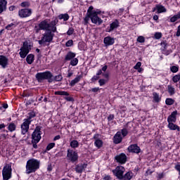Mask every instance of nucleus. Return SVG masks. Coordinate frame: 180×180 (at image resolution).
<instances>
[{
  "label": "nucleus",
  "mask_w": 180,
  "mask_h": 180,
  "mask_svg": "<svg viewBox=\"0 0 180 180\" xmlns=\"http://www.w3.org/2000/svg\"><path fill=\"white\" fill-rule=\"evenodd\" d=\"M3 180H9L12 178V173H4L2 172Z\"/></svg>",
  "instance_id": "nucleus-37"
},
{
  "label": "nucleus",
  "mask_w": 180,
  "mask_h": 180,
  "mask_svg": "<svg viewBox=\"0 0 180 180\" xmlns=\"http://www.w3.org/2000/svg\"><path fill=\"white\" fill-rule=\"evenodd\" d=\"M70 147L72 148H78L79 147V143L77 140H72L70 141Z\"/></svg>",
  "instance_id": "nucleus-33"
},
{
  "label": "nucleus",
  "mask_w": 180,
  "mask_h": 180,
  "mask_svg": "<svg viewBox=\"0 0 180 180\" xmlns=\"http://www.w3.org/2000/svg\"><path fill=\"white\" fill-rule=\"evenodd\" d=\"M6 11V4H4L2 3H0V15L3 12H5Z\"/></svg>",
  "instance_id": "nucleus-44"
},
{
  "label": "nucleus",
  "mask_w": 180,
  "mask_h": 180,
  "mask_svg": "<svg viewBox=\"0 0 180 180\" xmlns=\"http://www.w3.org/2000/svg\"><path fill=\"white\" fill-rule=\"evenodd\" d=\"M154 37H155V39H156V40H160V39H161V37H162V33L155 32L154 34Z\"/></svg>",
  "instance_id": "nucleus-47"
},
{
  "label": "nucleus",
  "mask_w": 180,
  "mask_h": 180,
  "mask_svg": "<svg viewBox=\"0 0 180 180\" xmlns=\"http://www.w3.org/2000/svg\"><path fill=\"white\" fill-rule=\"evenodd\" d=\"M57 23H58L57 19H55L51 22H50V19H44L38 24V26H34L35 33H39L40 30H46V32L51 30L53 33H56L57 32Z\"/></svg>",
  "instance_id": "nucleus-1"
},
{
  "label": "nucleus",
  "mask_w": 180,
  "mask_h": 180,
  "mask_svg": "<svg viewBox=\"0 0 180 180\" xmlns=\"http://www.w3.org/2000/svg\"><path fill=\"white\" fill-rule=\"evenodd\" d=\"M59 20H64V22H67V20H68V19H70V15H68V13H65V14H60L58 16Z\"/></svg>",
  "instance_id": "nucleus-30"
},
{
  "label": "nucleus",
  "mask_w": 180,
  "mask_h": 180,
  "mask_svg": "<svg viewBox=\"0 0 180 180\" xmlns=\"http://www.w3.org/2000/svg\"><path fill=\"white\" fill-rule=\"evenodd\" d=\"M115 161H116V162L120 164L121 165H124V164H126V162H127V155H126L124 153L117 155L115 157Z\"/></svg>",
  "instance_id": "nucleus-11"
},
{
  "label": "nucleus",
  "mask_w": 180,
  "mask_h": 180,
  "mask_svg": "<svg viewBox=\"0 0 180 180\" xmlns=\"http://www.w3.org/2000/svg\"><path fill=\"white\" fill-rule=\"evenodd\" d=\"M176 171L179 172V175H180V165H176L174 167Z\"/></svg>",
  "instance_id": "nucleus-63"
},
{
  "label": "nucleus",
  "mask_w": 180,
  "mask_h": 180,
  "mask_svg": "<svg viewBox=\"0 0 180 180\" xmlns=\"http://www.w3.org/2000/svg\"><path fill=\"white\" fill-rule=\"evenodd\" d=\"M115 119V114H110L107 120H108V122H112V120H113Z\"/></svg>",
  "instance_id": "nucleus-58"
},
{
  "label": "nucleus",
  "mask_w": 180,
  "mask_h": 180,
  "mask_svg": "<svg viewBox=\"0 0 180 180\" xmlns=\"http://www.w3.org/2000/svg\"><path fill=\"white\" fill-rule=\"evenodd\" d=\"M66 47H71L72 46H74V41L72 39H70L65 43Z\"/></svg>",
  "instance_id": "nucleus-51"
},
{
  "label": "nucleus",
  "mask_w": 180,
  "mask_h": 180,
  "mask_svg": "<svg viewBox=\"0 0 180 180\" xmlns=\"http://www.w3.org/2000/svg\"><path fill=\"white\" fill-rule=\"evenodd\" d=\"M41 129H43V127L37 125L31 135L32 141L30 144L32 145V148L35 150L38 148L37 144H39L41 140Z\"/></svg>",
  "instance_id": "nucleus-3"
},
{
  "label": "nucleus",
  "mask_w": 180,
  "mask_h": 180,
  "mask_svg": "<svg viewBox=\"0 0 180 180\" xmlns=\"http://www.w3.org/2000/svg\"><path fill=\"white\" fill-rule=\"evenodd\" d=\"M175 103V100H174L172 98H167L165 100V104L167 105V106H172V105H174Z\"/></svg>",
  "instance_id": "nucleus-36"
},
{
  "label": "nucleus",
  "mask_w": 180,
  "mask_h": 180,
  "mask_svg": "<svg viewBox=\"0 0 180 180\" xmlns=\"http://www.w3.org/2000/svg\"><path fill=\"white\" fill-rule=\"evenodd\" d=\"M124 171H126L124 167L119 165L117 166L116 168L112 171V172L115 176L121 180L124 174Z\"/></svg>",
  "instance_id": "nucleus-9"
},
{
  "label": "nucleus",
  "mask_w": 180,
  "mask_h": 180,
  "mask_svg": "<svg viewBox=\"0 0 180 180\" xmlns=\"http://www.w3.org/2000/svg\"><path fill=\"white\" fill-rule=\"evenodd\" d=\"M156 8L158 11V13H164V12H167V8L162 5L156 4Z\"/></svg>",
  "instance_id": "nucleus-29"
},
{
  "label": "nucleus",
  "mask_w": 180,
  "mask_h": 180,
  "mask_svg": "<svg viewBox=\"0 0 180 180\" xmlns=\"http://www.w3.org/2000/svg\"><path fill=\"white\" fill-rule=\"evenodd\" d=\"M86 167H88V164L86 163L80 164V165L78 164L76 165L75 168V171H76L77 174H82V172H84V170L85 169V168H86Z\"/></svg>",
  "instance_id": "nucleus-20"
},
{
  "label": "nucleus",
  "mask_w": 180,
  "mask_h": 180,
  "mask_svg": "<svg viewBox=\"0 0 180 180\" xmlns=\"http://www.w3.org/2000/svg\"><path fill=\"white\" fill-rule=\"evenodd\" d=\"M167 129H169L172 131L177 130L178 131H180L179 126L178 124H175V122H168Z\"/></svg>",
  "instance_id": "nucleus-21"
},
{
  "label": "nucleus",
  "mask_w": 180,
  "mask_h": 180,
  "mask_svg": "<svg viewBox=\"0 0 180 180\" xmlns=\"http://www.w3.org/2000/svg\"><path fill=\"white\" fill-rule=\"evenodd\" d=\"M75 32V30L73 27H69L67 34L68 36H72V34H74V32Z\"/></svg>",
  "instance_id": "nucleus-46"
},
{
  "label": "nucleus",
  "mask_w": 180,
  "mask_h": 180,
  "mask_svg": "<svg viewBox=\"0 0 180 180\" xmlns=\"http://www.w3.org/2000/svg\"><path fill=\"white\" fill-rule=\"evenodd\" d=\"M170 71L174 74H175L176 72H178V71H179V66L173 65L170 67Z\"/></svg>",
  "instance_id": "nucleus-41"
},
{
  "label": "nucleus",
  "mask_w": 180,
  "mask_h": 180,
  "mask_svg": "<svg viewBox=\"0 0 180 180\" xmlns=\"http://www.w3.org/2000/svg\"><path fill=\"white\" fill-rule=\"evenodd\" d=\"M12 27H16V25L13 22H11V24L7 25L6 27V30H11Z\"/></svg>",
  "instance_id": "nucleus-49"
},
{
  "label": "nucleus",
  "mask_w": 180,
  "mask_h": 180,
  "mask_svg": "<svg viewBox=\"0 0 180 180\" xmlns=\"http://www.w3.org/2000/svg\"><path fill=\"white\" fill-rule=\"evenodd\" d=\"M162 51L165 54V56H169V54L172 53V50H167V49L163 50Z\"/></svg>",
  "instance_id": "nucleus-57"
},
{
  "label": "nucleus",
  "mask_w": 180,
  "mask_h": 180,
  "mask_svg": "<svg viewBox=\"0 0 180 180\" xmlns=\"http://www.w3.org/2000/svg\"><path fill=\"white\" fill-rule=\"evenodd\" d=\"M77 53L72 51H68L66 56H65V61H71V60L75 58Z\"/></svg>",
  "instance_id": "nucleus-22"
},
{
  "label": "nucleus",
  "mask_w": 180,
  "mask_h": 180,
  "mask_svg": "<svg viewBox=\"0 0 180 180\" xmlns=\"http://www.w3.org/2000/svg\"><path fill=\"white\" fill-rule=\"evenodd\" d=\"M22 8H29L30 7V1H23L20 4Z\"/></svg>",
  "instance_id": "nucleus-40"
},
{
  "label": "nucleus",
  "mask_w": 180,
  "mask_h": 180,
  "mask_svg": "<svg viewBox=\"0 0 180 180\" xmlns=\"http://www.w3.org/2000/svg\"><path fill=\"white\" fill-rule=\"evenodd\" d=\"M128 152L134 154H140L141 153V148L137 145V143L131 144L127 148Z\"/></svg>",
  "instance_id": "nucleus-13"
},
{
  "label": "nucleus",
  "mask_w": 180,
  "mask_h": 180,
  "mask_svg": "<svg viewBox=\"0 0 180 180\" xmlns=\"http://www.w3.org/2000/svg\"><path fill=\"white\" fill-rule=\"evenodd\" d=\"M137 41H138V43H145L146 38L143 36H139L137 38Z\"/></svg>",
  "instance_id": "nucleus-50"
},
{
  "label": "nucleus",
  "mask_w": 180,
  "mask_h": 180,
  "mask_svg": "<svg viewBox=\"0 0 180 180\" xmlns=\"http://www.w3.org/2000/svg\"><path fill=\"white\" fill-rule=\"evenodd\" d=\"M64 99L67 101V102H74V98L70 96H65L64 97Z\"/></svg>",
  "instance_id": "nucleus-56"
},
{
  "label": "nucleus",
  "mask_w": 180,
  "mask_h": 180,
  "mask_svg": "<svg viewBox=\"0 0 180 180\" xmlns=\"http://www.w3.org/2000/svg\"><path fill=\"white\" fill-rule=\"evenodd\" d=\"M103 43L106 47L113 46V44H115V38L110 36L105 37L103 39Z\"/></svg>",
  "instance_id": "nucleus-17"
},
{
  "label": "nucleus",
  "mask_w": 180,
  "mask_h": 180,
  "mask_svg": "<svg viewBox=\"0 0 180 180\" xmlns=\"http://www.w3.org/2000/svg\"><path fill=\"white\" fill-rule=\"evenodd\" d=\"M82 78V75H77L74 79L71 81L70 83V86H75V84H78L81 81V79Z\"/></svg>",
  "instance_id": "nucleus-23"
},
{
  "label": "nucleus",
  "mask_w": 180,
  "mask_h": 180,
  "mask_svg": "<svg viewBox=\"0 0 180 180\" xmlns=\"http://www.w3.org/2000/svg\"><path fill=\"white\" fill-rule=\"evenodd\" d=\"M89 19H91V16H89V8H88L87 13L84 18V25H88V23L89 22Z\"/></svg>",
  "instance_id": "nucleus-35"
},
{
  "label": "nucleus",
  "mask_w": 180,
  "mask_h": 180,
  "mask_svg": "<svg viewBox=\"0 0 180 180\" xmlns=\"http://www.w3.org/2000/svg\"><path fill=\"white\" fill-rule=\"evenodd\" d=\"M162 178H164V172L160 173V174L158 175V179H162Z\"/></svg>",
  "instance_id": "nucleus-64"
},
{
  "label": "nucleus",
  "mask_w": 180,
  "mask_h": 180,
  "mask_svg": "<svg viewBox=\"0 0 180 180\" xmlns=\"http://www.w3.org/2000/svg\"><path fill=\"white\" fill-rule=\"evenodd\" d=\"M32 50V46L29 44L27 41H25L22 44V46L20 49V58H26V56L30 53Z\"/></svg>",
  "instance_id": "nucleus-6"
},
{
  "label": "nucleus",
  "mask_w": 180,
  "mask_h": 180,
  "mask_svg": "<svg viewBox=\"0 0 180 180\" xmlns=\"http://www.w3.org/2000/svg\"><path fill=\"white\" fill-rule=\"evenodd\" d=\"M9 63V59L6 58V56L0 55V65L2 68H6Z\"/></svg>",
  "instance_id": "nucleus-18"
},
{
  "label": "nucleus",
  "mask_w": 180,
  "mask_h": 180,
  "mask_svg": "<svg viewBox=\"0 0 180 180\" xmlns=\"http://www.w3.org/2000/svg\"><path fill=\"white\" fill-rule=\"evenodd\" d=\"M100 136L101 134H95L93 137L94 140H95L94 146L98 149L102 148V147H103V141H102V139H99Z\"/></svg>",
  "instance_id": "nucleus-14"
},
{
  "label": "nucleus",
  "mask_w": 180,
  "mask_h": 180,
  "mask_svg": "<svg viewBox=\"0 0 180 180\" xmlns=\"http://www.w3.org/2000/svg\"><path fill=\"white\" fill-rule=\"evenodd\" d=\"M178 16L176 15H173L172 18H170V22L172 23H174V22H176V20H178Z\"/></svg>",
  "instance_id": "nucleus-53"
},
{
  "label": "nucleus",
  "mask_w": 180,
  "mask_h": 180,
  "mask_svg": "<svg viewBox=\"0 0 180 180\" xmlns=\"http://www.w3.org/2000/svg\"><path fill=\"white\" fill-rule=\"evenodd\" d=\"M94 9L93 6H90L89 7V15L90 16V19L94 25H102L103 23V20L101 18H99V16L96 15V13H93L92 10Z\"/></svg>",
  "instance_id": "nucleus-8"
},
{
  "label": "nucleus",
  "mask_w": 180,
  "mask_h": 180,
  "mask_svg": "<svg viewBox=\"0 0 180 180\" xmlns=\"http://www.w3.org/2000/svg\"><path fill=\"white\" fill-rule=\"evenodd\" d=\"M78 58H74L72 60H70V65H72V67H75V65H78Z\"/></svg>",
  "instance_id": "nucleus-39"
},
{
  "label": "nucleus",
  "mask_w": 180,
  "mask_h": 180,
  "mask_svg": "<svg viewBox=\"0 0 180 180\" xmlns=\"http://www.w3.org/2000/svg\"><path fill=\"white\" fill-rule=\"evenodd\" d=\"M176 37H179L180 36V25L177 27V31L176 32Z\"/></svg>",
  "instance_id": "nucleus-62"
},
{
  "label": "nucleus",
  "mask_w": 180,
  "mask_h": 180,
  "mask_svg": "<svg viewBox=\"0 0 180 180\" xmlns=\"http://www.w3.org/2000/svg\"><path fill=\"white\" fill-rule=\"evenodd\" d=\"M133 172H127L125 174H124L121 179V180H131V178H133Z\"/></svg>",
  "instance_id": "nucleus-24"
},
{
  "label": "nucleus",
  "mask_w": 180,
  "mask_h": 180,
  "mask_svg": "<svg viewBox=\"0 0 180 180\" xmlns=\"http://www.w3.org/2000/svg\"><path fill=\"white\" fill-rule=\"evenodd\" d=\"M172 81L174 83H176L180 81V75H176L172 77Z\"/></svg>",
  "instance_id": "nucleus-45"
},
{
  "label": "nucleus",
  "mask_w": 180,
  "mask_h": 180,
  "mask_svg": "<svg viewBox=\"0 0 180 180\" xmlns=\"http://www.w3.org/2000/svg\"><path fill=\"white\" fill-rule=\"evenodd\" d=\"M36 117V112L34 110H32L30 112H28V116L27 117L26 120H28L29 122H33V118Z\"/></svg>",
  "instance_id": "nucleus-27"
},
{
  "label": "nucleus",
  "mask_w": 180,
  "mask_h": 180,
  "mask_svg": "<svg viewBox=\"0 0 180 180\" xmlns=\"http://www.w3.org/2000/svg\"><path fill=\"white\" fill-rule=\"evenodd\" d=\"M32 13H33L32 8H22L18 11V16L22 19L30 18Z\"/></svg>",
  "instance_id": "nucleus-10"
},
{
  "label": "nucleus",
  "mask_w": 180,
  "mask_h": 180,
  "mask_svg": "<svg viewBox=\"0 0 180 180\" xmlns=\"http://www.w3.org/2000/svg\"><path fill=\"white\" fill-rule=\"evenodd\" d=\"M54 147H56V143H50L47 145L46 146V151H50V150L54 148Z\"/></svg>",
  "instance_id": "nucleus-42"
},
{
  "label": "nucleus",
  "mask_w": 180,
  "mask_h": 180,
  "mask_svg": "<svg viewBox=\"0 0 180 180\" xmlns=\"http://www.w3.org/2000/svg\"><path fill=\"white\" fill-rule=\"evenodd\" d=\"M53 73H51V72L49 70H46L42 72H38L35 75V78L37 81H38V82H43L44 79H47L49 84H51L53 81H56V82H60L63 81V75H58L55 76L53 79Z\"/></svg>",
  "instance_id": "nucleus-2"
},
{
  "label": "nucleus",
  "mask_w": 180,
  "mask_h": 180,
  "mask_svg": "<svg viewBox=\"0 0 180 180\" xmlns=\"http://www.w3.org/2000/svg\"><path fill=\"white\" fill-rule=\"evenodd\" d=\"M120 26V22H119V20L115 19L110 25V27H108L105 29V32L107 33H110V32H113V30H115V29H117V27H119Z\"/></svg>",
  "instance_id": "nucleus-15"
},
{
  "label": "nucleus",
  "mask_w": 180,
  "mask_h": 180,
  "mask_svg": "<svg viewBox=\"0 0 180 180\" xmlns=\"http://www.w3.org/2000/svg\"><path fill=\"white\" fill-rule=\"evenodd\" d=\"M78 158H79V156L78 155V152L71 148L68 149L67 160L69 162H72V164H75V162H78Z\"/></svg>",
  "instance_id": "nucleus-7"
},
{
  "label": "nucleus",
  "mask_w": 180,
  "mask_h": 180,
  "mask_svg": "<svg viewBox=\"0 0 180 180\" xmlns=\"http://www.w3.org/2000/svg\"><path fill=\"white\" fill-rule=\"evenodd\" d=\"M32 103H34V99L30 98V100H27L26 101V106H30Z\"/></svg>",
  "instance_id": "nucleus-54"
},
{
  "label": "nucleus",
  "mask_w": 180,
  "mask_h": 180,
  "mask_svg": "<svg viewBox=\"0 0 180 180\" xmlns=\"http://www.w3.org/2000/svg\"><path fill=\"white\" fill-rule=\"evenodd\" d=\"M3 173H7V174H12V165H7L6 166H4L2 170Z\"/></svg>",
  "instance_id": "nucleus-28"
},
{
  "label": "nucleus",
  "mask_w": 180,
  "mask_h": 180,
  "mask_svg": "<svg viewBox=\"0 0 180 180\" xmlns=\"http://www.w3.org/2000/svg\"><path fill=\"white\" fill-rule=\"evenodd\" d=\"M30 124H32L31 121L29 120L24 119L23 122L21 124V134L25 135L27 131H29V128L30 127Z\"/></svg>",
  "instance_id": "nucleus-12"
},
{
  "label": "nucleus",
  "mask_w": 180,
  "mask_h": 180,
  "mask_svg": "<svg viewBox=\"0 0 180 180\" xmlns=\"http://www.w3.org/2000/svg\"><path fill=\"white\" fill-rule=\"evenodd\" d=\"M25 168L26 174H33L40 168V162L37 159H30L27 161Z\"/></svg>",
  "instance_id": "nucleus-4"
},
{
  "label": "nucleus",
  "mask_w": 180,
  "mask_h": 180,
  "mask_svg": "<svg viewBox=\"0 0 180 180\" xmlns=\"http://www.w3.org/2000/svg\"><path fill=\"white\" fill-rule=\"evenodd\" d=\"M160 46H162V51H163L164 50H167V49H168V44L167 43V41H162L160 43Z\"/></svg>",
  "instance_id": "nucleus-38"
},
{
  "label": "nucleus",
  "mask_w": 180,
  "mask_h": 180,
  "mask_svg": "<svg viewBox=\"0 0 180 180\" xmlns=\"http://www.w3.org/2000/svg\"><path fill=\"white\" fill-rule=\"evenodd\" d=\"M167 91L170 95V96H172V95H175V88L171 85L167 86Z\"/></svg>",
  "instance_id": "nucleus-34"
},
{
  "label": "nucleus",
  "mask_w": 180,
  "mask_h": 180,
  "mask_svg": "<svg viewBox=\"0 0 180 180\" xmlns=\"http://www.w3.org/2000/svg\"><path fill=\"white\" fill-rule=\"evenodd\" d=\"M55 95H59L60 96H70V94L68 91H55Z\"/></svg>",
  "instance_id": "nucleus-32"
},
{
  "label": "nucleus",
  "mask_w": 180,
  "mask_h": 180,
  "mask_svg": "<svg viewBox=\"0 0 180 180\" xmlns=\"http://www.w3.org/2000/svg\"><path fill=\"white\" fill-rule=\"evenodd\" d=\"M121 135L122 136V137H126V136H127V134H129V131H127V129L126 128H123L122 129H121Z\"/></svg>",
  "instance_id": "nucleus-43"
},
{
  "label": "nucleus",
  "mask_w": 180,
  "mask_h": 180,
  "mask_svg": "<svg viewBox=\"0 0 180 180\" xmlns=\"http://www.w3.org/2000/svg\"><path fill=\"white\" fill-rule=\"evenodd\" d=\"M101 89L99 87H94L89 90V92H93L94 94H98Z\"/></svg>",
  "instance_id": "nucleus-48"
},
{
  "label": "nucleus",
  "mask_w": 180,
  "mask_h": 180,
  "mask_svg": "<svg viewBox=\"0 0 180 180\" xmlns=\"http://www.w3.org/2000/svg\"><path fill=\"white\" fill-rule=\"evenodd\" d=\"M22 96L23 98H29V96H32V94H30L29 91H24L22 93Z\"/></svg>",
  "instance_id": "nucleus-52"
},
{
  "label": "nucleus",
  "mask_w": 180,
  "mask_h": 180,
  "mask_svg": "<svg viewBox=\"0 0 180 180\" xmlns=\"http://www.w3.org/2000/svg\"><path fill=\"white\" fill-rule=\"evenodd\" d=\"M98 84H99L100 86H103V85H105V84H106V80L105 79H100L98 80Z\"/></svg>",
  "instance_id": "nucleus-55"
},
{
  "label": "nucleus",
  "mask_w": 180,
  "mask_h": 180,
  "mask_svg": "<svg viewBox=\"0 0 180 180\" xmlns=\"http://www.w3.org/2000/svg\"><path fill=\"white\" fill-rule=\"evenodd\" d=\"M26 57V61L27 64H33V63L34 62V55L32 53H30L27 55Z\"/></svg>",
  "instance_id": "nucleus-25"
},
{
  "label": "nucleus",
  "mask_w": 180,
  "mask_h": 180,
  "mask_svg": "<svg viewBox=\"0 0 180 180\" xmlns=\"http://www.w3.org/2000/svg\"><path fill=\"white\" fill-rule=\"evenodd\" d=\"M98 79H99V76L96 75L93 77V78L91 79V82H95V81H98Z\"/></svg>",
  "instance_id": "nucleus-61"
},
{
  "label": "nucleus",
  "mask_w": 180,
  "mask_h": 180,
  "mask_svg": "<svg viewBox=\"0 0 180 180\" xmlns=\"http://www.w3.org/2000/svg\"><path fill=\"white\" fill-rule=\"evenodd\" d=\"M123 141V137L121 135L120 131H117L113 136V143L114 144H120Z\"/></svg>",
  "instance_id": "nucleus-19"
},
{
  "label": "nucleus",
  "mask_w": 180,
  "mask_h": 180,
  "mask_svg": "<svg viewBox=\"0 0 180 180\" xmlns=\"http://www.w3.org/2000/svg\"><path fill=\"white\" fill-rule=\"evenodd\" d=\"M54 33L51 30L46 31L45 33L42 34V37L40 40L38 41L39 44L42 46L46 43H51L53 41V39H54Z\"/></svg>",
  "instance_id": "nucleus-5"
},
{
  "label": "nucleus",
  "mask_w": 180,
  "mask_h": 180,
  "mask_svg": "<svg viewBox=\"0 0 180 180\" xmlns=\"http://www.w3.org/2000/svg\"><path fill=\"white\" fill-rule=\"evenodd\" d=\"M120 109L121 110V112H122V113H124L126 112V110H127V108H126V106H124V105H120Z\"/></svg>",
  "instance_id": "nucleus-59"
},
{
  "label": "nucleus",
  "mask_w": 180,
  "mask_h": 180,
  "mask_svg": "<svg viewBox=\"0 0 180 180\" xmlns=\"http://www.w3.org/2000/svg\"><path fill=\"white\" fill-rule=\"evenodd\" d=\"M8 131H11V133H13L16 130V125L13 122H11L8 124L7 127Z\"/></svg>",
  "instance_id": "nucleus-31"
},
{
  "label": "nucleus",
  "mask_w": 180,
  "mask_h": 180,
  "mask_svg": "<svg viewBox=\"0 0 180 180\" xmlns=\"http://www.w3.org/2000/svg\"><path fill=\"white\" fill-rule=\"evenodd\" d=\"M153 102H155V103H160V102H161V97H160V94L157 92L153 93Z\"/></svg>",
  "instance_id": "nucleus-26"
},
{
  "label": "nucleus",
  "mask_w": 180,
  "mask_h": 180,
  "mask_svg": "<svg viewBox=\"0 0 180 180\" xmlns=\"http://www.w3.org/2000/svg\"><path fill=\"white\" fill-rule=\"evenodd\" d=\"M178 110L173 111L170 115L167 117V123H176V116Z\"/></svg>",
  "instance_id": "nucleus-16"
},
{
  "label": "nucleus",
  "mask_w": 180,
  "mask_h": 180,
  "mask_svg": "<svg viewBox=\"0 0 180 180\" xmlns=\"http://www.w3.org/2000/svg\"><path fill=\"white\" fill-rule=\"evenodd\" d=\"M141 67V62H138L134 67V70H139Z\"/></svg>",
  "instance_id": "nucleus-60"
}]
</instances>
